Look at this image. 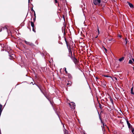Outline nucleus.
I'll return each instance as SVG.
<instances>
[{
  "label": "nucleus",
  "instance_id": "f257e3e1",
  "mask_svg": "<svg viewBox=\"0 0 134 134\" xmlns=\"http://www.w3.org/2000/svg\"><path fill=\"white\" fill-rule=\"evenodd\" d=\"M36 85L39 88L41 92L46 97V94L45 93V90L44 88L41 85L39 84H36Z\"/></svg>",
  "mask_w": 134,
  "mask_h": 134
},
{
  "label": "nucleus",
  "instance_id": "f03ea898",
  "mask_svg": "<svg viewBox=\"0 0 134 134\" xmlns=\"http://www.w3.org/2000/svg\"><path fill=\"white\" fill-rule=\"evenodd\" d=\"M67 48L68 49L69 52V56L70 57V58H72V57H73L72 55V51H73L74 50L73 47H72V48H71L69 46V47H68Z\"/></svg>",
  "mask_w": 134,
  "mask_h": 134
},
{
  "label": "nucleus",
  "instance_id": "7ed1b4c3",
  "mask_svg": "<svg viewBox=\"0 0 134 134\" xmlns=\"http://www.w3.org/2000/svg\"><path fill=\"white\" fill-rule=\"evenodd\" d=\"M73 54L74 56L72 57V58H71L72 59L74 63L76 64L78 62V60H77L75 57V54L74 53H73Z\"/></svg>",
  "mask_w": 134,
  "mask_h": 134
},
{
  "label": "nucleus",
  "instance_id": "20e7f679",
  "mask_svg": "<svg viewBox=\"0 0 134 134\" xmlns=\"http://www.w3.org/2000/svg\"><path fill=\"white\" fill-rule=\"evenodd\" d=\"M69 104L71 108L73 109H74L75 107V103L72 102L71 103H69Z\"/></svg>",
  "mask_w": 134,
  "mask_h": 134
},
{
  "label": "nucleus",
  "instance_id": "39448f33",
  "mask_svg": "<svg viewBox=\"0 0 134 134\" xmlns=\"http://www.w3.org/2000/svg\"><path fill=\"white\" fill-rule=\"evenodd\" d=\"M93 3L95 5L99 4L100 3V0H93Z\"/></svg>",
  "mask_w": 134,
  "mask_h": 134
},
{
  "label": "nucleus",
  "instance_id": "423d86ee",
  "mask_svg": "<svg viewBox=\"0 0 134 134\" xmlns=\"http://www.w3.org/2000/svg\"><path fill=\"white\" fill-rule=\"evenodd\" d=\"M24 42L26 44L29 45V46H34V44H33L32 43L30 42H29L27 41H25Z\"/></svg>",
  "mask_w": 134,
  "mask_h": 134
},
{
  "label": "nucleus",
  "instance_id": "0eeeda50",
  "mask_svg": "<svg viewBox=\"0 0 134 134\" xmlns=\"http://www.w3.org/2000/svg\"><path fill=\"white\" fill-rule=\"evenodd\" d=\"M31 26L32 27V30L33 31H34V32H35V30L34 29V23L32 22L31 21Z\"/></svg>",
  "mask_w": 134,
  "mask_h": 134
},
{
  "label": "nucleus",
  "instance_id": "6e6552de",
  "mask_svg": "<svg viewBox=\"0 0 134 134\" xmlns=\"http://www.w3.org/2000/svg\"><path fill=\"white\" fill-rule=\"evenodd\" d=\"M126 122H127V125L128 126V127L129 128H131V127H132V126H131V124L129 122V121L128 119L127 120H126Z\"/></svg>",
  "mask_w": 134,
  "mask_h": 134
},
{
  "label": "nucleus",
  "instance_id": "1a4fd4ad",
  "mask_svg": "<svg viewBox=\"0 0 134 134\" xmlns=\"http://www.w3.org/2000/svg\"><path fill=\"white\" fill-rule=\"evenodd\" d=\"M99 118L101 121V123L103 124V128H104V123L102 121V118H101L100 116V115H99Z\"/></svg>",
  "mask_w": 134,
  "mask_h": 134
},
{
  "label": "nucleus",
  "instance_id": "9d476101",
  "mask_svg": "<svg viewBox=\"0 0 134 134\" xmlns=\"http://www.w3.org/2000/svg\"><path fill=\"white\" fill-rule=\"evenodd\" d=\"M127 3L130 8H133V5L132 3H130L129 2H127Z\"/></svg>",
  "mask_w": 134,
  "mask_h": 134
},
{
  "label": "nucleus",
  "instance_id": "9b49d317",
  "mask_svg": "<svg viewBox=\"0 0 134 134\" xmlns=\"http://www.w3.org/2000/svg\"><path fill=\"white\" fill-rule=\"evenodd\" d=\"M102 86L103 87H105L106 86V82H103V83H102Z\"/></svg>",
  "mask_w": 134,
  "mask_h": 134
},
{
  "label": "nucleus",
  "instance_id": "f8f14e48",
  "mask_svg": "<svg viewBox=\"0 0 134 134\" xmlns=\"http://www.w3.org/2000/svg\"><path fill=\"white\" fill-rule=\"evenodd\" d=\"M7 26H5L4 27H3L2 28L3 30H4L5 29L6 30V31H8V29H7Z\"/></svg>",
  "mask_w": 134,
  "mask_h": 134
},
{
  "label": "nucleus",
  "instance_id": "ddd939ff",
  "mask_svg": "<svg viewBox=\"0 0 134 134\" xmlns=\"http://www.w3.org/2000/svg\"><path fill=\"white\" fill-rule=\"evenodd\" d=\"M125 58L124 57H122V58L119 59V60L120 62H122L124 60Z\"/></svg>",
  "mask_w": 134,
  "mask_h": 134
},
{
  "label": "nucleus",
  "instance_id": "4468645a",
  "mask_svg": "<svg viewBox=\"0 0 134 134\" xmlns=\"http://www.w3.org/2000/svg\"><path fill=\"white\" fill-rule=\"evenodd\" d=\"M12 55H13L12 56V55H9L10 57L9 58L11 60H12L14 58L13 57V55H15L13 54Z\"/></svg>",
  "mask_w": 134,
  "mask_h": 134
},
{
  "label": "nucleus",
  "instance_id": "2eb2a0df",
  "mask_svg": "<svg viewBox=\"0 0 134 134\" xmlns=\"http://www.w3.org/2000/svg\"><path fill=\"white\" fill-rule=\"evenodd\" d=\"M133 87H132L131 89V93L132 94H134V93L133 92Z\"/></svg>",
  "mask_w": 134,
  "mask_h": 134
},
{
  "label": "nucleus",
  "instance_id": "dca6fc26",
  "mask_svg": "<svg viewBox=\"0 0 134 134\" xmlns=\"http://www.w3.org/2000/svg\"><path fill=\"white\" fill-rule=\"evenodd\" d=\"M65 41L66 42V44L67 47H69V46L68 45V42L67 41H66V38H65Z\"/></svg>",
  "mask_w": 134,
  "mask_h": 134
},
{
  "label": "nucleus",
  "instance_id": "f3484780",
  "mask_svg": "<svg viewBox=\"0 0 134 134\" xmlns=\"http://www.w3.org/2000/svg\"><path fill=\"white\" fill-rule=\"evenodd\" d=\"M132 129V133L133 134H134V128L132 127H131Z\"/></svg>",
  "mask_w": 134,
  "mask_h": 134
},
{
  "label": "nucleus",
  "instance_id": "a211bd4d",
  "mask_svg": "<svg viewBox=\"0 0 134 134\" xmlns=\"http://www.w3.org/2000/svg\"><path fill=\"white\" fill-rule=\"evenodd\" d=\"M125 44H126L128 42V40H127V38H126L125 39Z\"/></svg>",
  "mask_w": 134,
  "mask_h": 134
},
{
  "label": "nucleus",
  "instance_id": "6ab92c4d",
  "mask_svg": "<svg viewBox=\"0 0 134 134\" xmlns=\"http://www.w3.org/2000/svg\"><path fill=\"white\" fill-rule=\"evenodd\" d=\"M133 63L132 61L131 60H130L129 62V63L130 64H132Z\"/></svg>",
  "mask_w": 134,
  "mask_h": 134
},
{
  "label": "nucleus",
  "instance_id": "aec40b11",
  "mask_svg": "<svg viewBox=\"0 0 134 134\" xmlns=\"http://www.w3.org/2000/svg\"><path fill=\"white\" fill-rule=\"evenodd\" d=\"M31 84H32L33 85H36V84H39V83H35V82H34V83L33 82H31V83H30Z\"/></svg>",
  "mask_w": 134,
  "mask_h": 134
},
{
  "label": "nucleus",
  "instance_id": "412c9836",
  "mask_svg": "<svg viewBox=\"0 0 134 134\" xmlns=\"http://www.w3.org/2000/svg\"><path fill=\"white\" fill-rule=\"evenodd\" d=\"M103 76H104L105 77H110L111 78V76H110L108 75H103Z\"/></svg>",
  "mask_w": 134,
  "mask_h": 134
},
{
  "label": "nucleus",
  "instance_id": "4be33fe9",
  "mask_svg": "<svg viewBox=\"0 0 134 134\" xmlns=\"http://www.w3.org/2000/svg\"><path fill=\"white\" fill-rule=\"evenodd\" d=\"M64 70L66 72V74H67L68 73V72L67 71H66V68H64Z\"/></svg>",
  "mask_w": 134,
  "mask_h": 134
},
{
  "label": "nucleus",
  "instance_id": "5701e85b",
  "mask_svg": "<svg viewBox=\"0 0 134 134\" xmlns=\"http://www.w3.org/2000/svg\"><path fill=\"white\" fill-rule=\"evenodd\" d=\"M110 101H111V102L112 104H113V100L112 99H110Z\"/></svg>",
  "mask_w": 134,
  "mask_h": 134
},
{
  "label": "nucleus",
  "instance_id": "b1692460",
  "mask_svg": "<svg viewBox=\"0 0 134 134\" xmlns=\"http://www.w3.org/2000/svg\"><path fill=\"white\" fill-rule=\"evenodd\" d=\"M68 131H65V133H64V134H68L67 133Z\"/></svg>",
  "mask_w": 134,
  "mask_h": 134
},
{
  "label": "nucleus",
  "instance_id": "393cba45",
  "mask_svg": "<svg viewBox=\"0 0 134 134\" xmlns=\"http://www.w3.org/2000/svg\"><path fill=\"white\" fill-rule=\"evenodd\" d=\"M31 11H32V12H35V11L32 8L31 9Z\"/></svg>",
  "mask_w": 134,
  "mask_h": 134
},
{
  "label": "nucleus",
  "instance_id": "a878e982",
  "mask_svg": "<svg viewBox=\"0 0 134 134\" xmlns=\"http://www.w3.org/2000/svg\"><path fill=\"white\" fill-rule=\"evenodd\" d=\"M118 36L120 38H121L122 37V36L121 35H119Z\"/></svg>",
  "mask_w": 134,
  "mask_h": 134
},
{
  "label": "nucleus",
  "instance_id": "bb28decb",
  "mask_svg": "<svg viewBox=\"0 0 134 134\" xmlns=\"http://www.w3.org/2000/svg\"><path fill=\"white\" fill-rule=\"evenodd\" d=\"M55 2V3H58V1L57 0H54Z\"/></svg>",
  "mask_w": 134,
  "mask_h": 134
},
{
  "label": "nucleus",
  "instance_id": "cd10ccee",
  "mask_svg": "<svg viewBox=\"0 0 134 134\" xmlns=\"http://www.w3.org/2000/svg\"><path fill=\"white\" fill-rule=\"evenodd\" d=\"M99 104V107H100V108H102V105H101L100 104Z\"/></svg>",
  "mask_w": 134,
  "mask_h": 134
},
{
  "label": "nucleus",
  "instance_id": "c85d7f7f",
  "mask_svg": "<svg viewBox=\"0 0 134 134\" xmlns=\"http://www.w3.org/2000/svg\"><path fill=\"white\" fill-rule=\"evenodd\" d=\"M104 49L105 50V51L107 52V50L104 47Z\"/></svg>",
  "mask_w": 134,
  "mask_h": 134
},
{
  "label": "nucleus",
  "instance_id": "c756f323",
  "mask_svg": "<svg viewBox=\"0 0 134 134\" xmlns=\"http://www.w3.org/2000/svg\"><path fill=\"white\" fill-rule=\"evenodd\" d=\"M112 40H113L112 38L111 39H109V41H111Z\"/></svg>",
  "mask_w": 134,
  "mask_h": 134
},
{
  "label": "nucleus",
  "instance_id": "7c9ffc66",
  "mask_svg": "<svg viewBox=\"0 0 134 134\" xmlns=\"http://www.w3.org/2000/svg\"><path fill=\"white\" fill-rule=\"evenodd\" d=\"M34 16H35V17H36V14H35V12H34Z\"/></svg>",
  "mask_w": 134,
  "mask_h": 134
},
{
  "label": "nucleus",
  "instance_id": "2f4dec72",
  "mask_svg": "<svg viewBox=\"0 0 134 134\" xmlns=\"http://www.w3.org/2000/svg\"><path fill=\"white\" fill-rule=\"evenodd\" d=\"M132 60L133 61V62H134V59L133 58H132Z\"/></svg>",
  "mask_w": 134,
  "mask_h": 134
},
{
  "label": "nucleus",
  "instance_id": "473e14b6",
  "mask_svg": "<svg viewBox=\"0 0 134 134\" xmlns=\"http://www.w3.org/2000/svg\"><path fill=\"white\" fill-rule=\"evenodd\" d=\"M63 18H64V19H65V18H64V15H63Z\"/></svg>",
  "mask_w": 134,
  "mask_h": 134
},
{
  "label": "nucleus",
  "instance_id": "72a5a7b5",
  "mask_svg": "<svg viewBox=\"0 0 134 134\" xmlns=\"http://www.w3.org/2000/svg\"><path fill=\"white\" fill-rule=\"evenodd\" d=\"M98 33H99V31L98 29Z\"/></svg>",
  "mask_w": 134,
  "mask_h": 134
},
{
  "label": "nucleus",
  "instance_id": "f704fd0d",
  "mask_svg": "<svg viewBox=\"0 0 134 134\" xmlns=\"http://www.w3.org/2000/svg\"><path fill=\"white\" fill-rule=\"evenodd\" d=\"M35 18H34V21H35Z\"/></svg>",
  "mask_w": 134,
  "mask_h": 134
},
{
  "label": "nucleus",
  "instance_id": "c9c22d12",
  "mask_svg": "<svg viewBox=\"0 0 134 134\" xmlns=\"http://www.w3.org/2000/svg\"><path fill=\"white\" fill-rule=\"evenodd\" d=\"M96 79H98V78L97 77H96Z\"/></svg>",
  "mask_w": 134,
  "mask_h": 134
},
{
  "label": "nucleus",
  "instance_id": "e433bc0d",
  "mask_svg": "<svg viewBox=\"0 0 134 134\" xmlns=\"http://www.w3.org/2000/svg\"><path fill=\"white\" fill-rule=\"evenodd\" d=\"M133 70H134V67H133Z\"/></svg>",
  "mask_w": 134,
  "mask_h": 134
},
{
  "label": "nucleus",
  "instance_id": "4c0bfd02",
  "mask_svg": "<svg viewBox=\"0 0 134 134\" xmlns=\"http://www.w3.org/2000/svg\"><path fill=\"white\" fill-rule=\"evenodd\" d=\"M97 37H98V36H96V37L95 38H97Z\"/></svg>",
  "mask_w": 134,
  "mask_h": 134
},
{
  "label": "nucleus",
  "instance_id": "58836bf2",
  "mask_svg": "<svg viewBox=\"0 0 134 134\" xmlns=\"http://www.w3.org/2000/svg\"><path fill=\"white\" fill-rule=\"evenodd\" d=\"M58 6H59V4H58Z\"/></svg>",
  "mask_w": 134,
  "mask_h": 134
},
{
  "label": "nucleus",
  "instance_id": "ea45409f",
  "mask_svg": "<svg viewBox=\"0 0 134 134\" xmlns=\"http://www.w3.org/2000/svg\"><path fill=\"white\" fill-rule=\"evenodd\" d=\"M69 83H67V85H69Z\"/></svg>",
  "mask_w": 134,
  "mask_h": 134
},
{
  "label": "nucleus",
  "instance_id": "a19ab883",
  "mask_svg": "<svg viewBox=\"0 0 134 134\" xmlns=\"http://www.w3.org/2000/svg\"><path fill=\"white\" fill-rule=\"evenodd\" d=\"M84 134H86V133H84Z\"/></svg>",
  "mask_w": 134,
  "mask_h": 134
}]
</instances>
